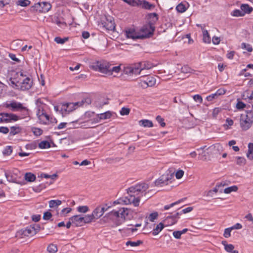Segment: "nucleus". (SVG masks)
<instances>
[{"mask_svg":"<svg viewBox=\"0 0 253 253\" xmlns=\"http://www.w3.org/2000/svg\"><path fill=\"white\" fill-rule=\"evenodd\" d=\"M184 172L183 170H178L175 173V177L177 179H180L184 175Z\"/></svg>","mask_w":253,"mask_h":253,"instance_id":"55","label":"nucleus"},{"mask_svg":"<svg viewBox=\"0 0 253 253\" xmlns=\"http://www.w3.org/2000/svg\"><path fill=\"white\" fill-rule=\"evenodd\" d=\"M158 213L157 212H154L149 214L148 217V220L151 222H153L154 220L158 218Z\"/></svg>","mask_w":253,"mask_h":253,"instance_id":"46","label":"nucleus"},{"mask_svg":"<svg viewBox=\"0 0 253 253\" xmlns=\"http://www.w3.org/2000/svg\"><path fill=\"white\" fill-rule=\"evenodd\" d=\"M176 9L178 12H179L180 13L184 12L186 11V8L184 4H182V3L178 4L176 7Z\"/></svg>","mask_w":253,"mask_h":253,"instance_id":"44","label":"nucleus"},{"mask_svg":"<svg viewBox=\"0 0 253 253\" xmlns=\"http://www.w3.org/2000/svg\"><path fill=\"white\" fill-rule=\"evenodd\" d=\"M41 177H43L45 178H50V181L49 182V184H52L54 182V180L57 177V175L56 174H53L52 175H49L48 174L42 173L40 175Z\"/></svg>","mask_w":253,"mask_h":253,"instance_id":"26","label":"nucleus"},{"mask_svg":"<svg viewBox=\"0 0 253 253\" xmlns=\"http://www.w3.org/2000/svg\"><path fill=\"white\" fill-rule=\"evenodd\" d=\"M101 207H97L93 211L91 214L93 215L95 220L100 218L103 215Z\"/></svg>","mask_w":253,"mask_h":253,"instance_id":"22","label":"nucleus"},{"mask_svg":"<svg viewBox=\"0 0 253 253\" xmlns=\"http://www.w3.org/2000/svg\"><path fill=\"white\" fill-rule=\"evenodd\" d=\"M4 123H9L12 121H16L20 119V117L12 113H2Z\"/></svg>","mask_w":253,"mask_h":253,"instance_id":"18","label":"nucleus"},{"mask_svg":"<svg viewBox=\"0 0 253 253\" xmlns=\"http://www.w3.org/2000/svg\"><path fill=\"white\" fill-rule=\"evenodd\" d=\"M93 215L91 214L85 215L83 216V222L84 225L85 224H88L91 222L95 221Z\"/></svg>","mask_w":253,"mask_h":253,"instance_id":"31","label":"nucleus"},{"mask_svg":"<svg viewBox=\"0 0 253 253\" xmlns=\"http://www.w3.org/2000/svg\"><path fill=\"white\" fill-rule=\"evenodd\" d=\"M238 187L236 186H233L225 188L224 190V192L226 194L230 193L232 191H237Z\"/></svg>","mask_w":253,"mask_h":253,"instance_id":"45","label":"nucleus"},{"mask_svg":"<svg viewBox=\"0 0 253 253\" xmlns=\"http://www.w3.org/2000/svg\"><path fill=\"white\" fill-rule=\"evenodd\" d=\"M10 131L9 134L10 135H14L21 132L22 128L18 126H12L10 128Z\"/></svg>","mask_w":253,"mask_h":253,"instance_id":"24","label":"nucleus"},{"mask_svg":"<svg viewBox=\"0 0 253 253\" xmlns=\"http://www.w3.org/2000/svg\"><path fill=\"white\" fill-rule=\"evenodd\" d=\"M193 99L195 101L198 102L200 103H202L203 102V98L200 95H199V94L194 95L193 96Z\"/></svg>","mask_w":253,"mask_h":253,"instance_id":"56","label":"nucleus"},{"mask_svg":"<svg viewBox=\"0 0 253 253\" xmlns=\"http://www.w3.org/2000/svg\"><path fill=\"white\" fill-rule=\"evenodd\" d=\"M130 112V109L127 108L123 107L120 111V114L122 116L127 115Z\"/></svg>","mask_w":253,"mask_h":253,"instance_id":"52","label":"nucleus"},{"mask_svg":"<svg viewBox=\"0 0 253 253\" xmlns=\"http://www.w3.org/2000/svg\"><path fill=\"white\" fill-rule=\"evenodd\" d=\"M164 228V225L163 223H160L158 224L156 227L154 228L152 231V234L154 236L158 235Z\"/></svg>","mask_w":253,"mask_h":253,"instance_id":"28","label":"nucleus"},{"mask_svg":"<svg viewBox=\"0 0 253 253\" xmlns=\"http://www.w3.org/2000/svg\"><path fill=\"white\" fill-rule=\"evenodd\" d=\"M139 85L142 87L143 88H146L148 86L147 85V84L146 81L143 79V80H140V82L138 83Z\"/></svg>","mask_w":253,"mask_h":253,"instance_id":"61","label":"nucleus"},{"mask_svg":"<svg viewBox=\"0 0 253 253\" xmlns=\"http://www.w3.org/2000/svg\"><path fill=\"white\" fill-rule=\"evenodd\" d=\"M232 230V229L231 227L226 228L223 234L224 236L226 238L230 237L231 236V231Z\"/></svg>","mask_w":253,"mask_h":253,"instance_id":"54","label":"nucleus"},{"mask_svg":"<svg viewBox=\"0 0 253 253\" xmlns=\"http://www.w3.org/2000/svg\"><path fill=\"white\" fill-rule=\"evenodd\" d=\"M101 24L103 27L109 31L114 30L115 28V24L113 18L109 15L105 16L101 19Z\"/></svg>","mask_w":253,"mask_h":253,"instance_id":"12","label":"nucleus"},{"mask_svg":"<svg viewBox=\"0 0 253 253\" xmlns=\"http://www.w3.org/2000/svg\"><path fill=\"white\" fill-rule=\"evenodd\" d=\"M245 116L253 122V111L247 112L246 114H244Z\"/></svg>","mask_w":253,"mask_h":253,"instance_id":"63","label":"nucleus"},{"mask_svg":"<svg viewBox=\"0 0 253 253\" xmlns=\"http://www.w3.org/2000/svg\"><path fill=\"white\" fill-rule=\"evenodd\" d=\"M72 224L75 226H82L84 225L83 216L80 215H74L70 218Z\"/></svg>","mask_w":253,"mask_h":253,"instance_id":"19","label":"nucleus"},{"mask_svg":"<svg viewBox=\"0 0 253 253\" xmlns=\"http://www.w3.org/2000/svg\"><path fill=\"white\" fill-rule=\"evenodd\" d=\"M241 48L248 51V52H252L253 51V47L252 45L249 43L243 42L241 44Z\"/></svg>","mask_w":253,"mask_h":253,"instance_id":"42","label":"nucleus"},{"mask_svg":"<svg viewBox=\"0 0 253 253\" xmlns=\"http://www.w3.org/2000/svg\"><path fill=\"white\" fill-rule=\"evenodd\" d=\"M148 188V184L145 183H139L131 186L127 189V196L118 199L114 202L113 204H132L134 206L137 207L139 206L140 198L146 194L145 192Z\"/></svg>","mask_w":253,"mask_h":253,"instance_id":"1","label":"nucleus"},{"mask_svg":"<svg viewBox=\"0 0 253 253\" xmlns=\"http://www.w3.org/2000/svg\"><path fill=\"white\" fill-rule=\"evenodd\" d=\"M156 120L162 127H164L166 126V124L164 122V119L163 118H162L161 116H157Z\"/></svg>","mask_w":253,"mask_h":253,"instance_id":"53","label":"nucleus"},{"mask_svg":"<svg viewBox=\"0 0 253 253\" xmlns=\"http://www.w3.org/2000/svg\"><path fill=\"white\" fill-rule=\"evenodd\" d=\"M50 147V144L47 141H42L39 144V147L41 149L48 148Z\"/></svg>","mask_w":253,"mask_h":253,"instance_id":"38","label":"nucleus"},{"mask_svg":"<svg viewBox=\"0 0 253 253\" xmlns=\"http://www.w3.org/2000/svg\"><path fill=\"white\" fill-rule=\"evenodd\" d=\"M193 210V208L192 207H187L182 211H181L180 212H176V215L179 216L180 215L182 214V213H186L188 212H189L192 211Z\"/></svg>","mask_w":253,"mask_h":253,"instance_id":"49","label":"nucleus"},{"mask_svg":"<svg viewBox=\"0 0 253 253\" xmlns=\"http://www.w3.org/2000/svg\"><path fill=\"white\" fill-rule=\"evenodd\" d=\"M218 97L216 95V93H213V94H211L209 96H208L206 98L207 100L208 101H212L213 99H215L216 98H217Z\"/></svg>","mask_w":253,"mask_h":253,"instance_id":"58","label":"nucleus"},{"mask_svg":"<svg viewBox=\"0 0 253 253\" xmlns=\"http://www.w3.org/2000/svg\"><path fill=\"white\" fill-rule=\"evenodd\" d=\"M155 30V27L152 23H149L144 25L139 30V34L144 36L141 39H145L153 35Z\"/></svg>","mask_w":253,"mask_h":253,"instance_id":"10","label":"nucleus"},{"mask_svg":"<svg viewBox=\"0 0 253 253\" xmlns=\"http://www.w3.org/2000/svg\"><path fill=\"white\" fill-rule=\"evenodd\" d=\"M129 211V210L125 208L118 211L113 210L107 214L108 222L112 223V226H119L125 222Z\"/></svg>","mask_w":253,"mask_h":253,"instance_id":"3","label":"nucleus"},{"mask_svg":"<svg viewBox=\"0 0 253 253\" xmlns=\"http://www.w3.org/2000/svg\"><path fill=\"white\" fill-rule=\"evenodd\" d=\"M33 10L42 13L47 12L51 8V4L48 2H41L36 3Z\"/></svg>","mask_w":253,"mask_h":253,"instance_id":"13","label":"nucleus"},{"mask_svg":"<svg viewBox=\"0 0 253 253\" xmlns=\"http://www.w3.org/2000/svg\"><path fill=\"white\" fill-rule=\"evenodd\" d=\"M17 3L21 6H27L30 4V1L29 0H18Z\"/></svg>","mask_w":253,"mask_h":253,"instance_id":"48","label":"nucleus"},{"mask_svg":"<svg viewBox=\"0 0 253 253\" xmlns=\"http://www.w3.org/2000/svg\"><path fill=\"white\" fill-rule=\"evenodd\" d=\"M4 175L7 180L11 183L20 184L18 179L21 178L20 172L16 169L9 170H4Z\"/></svg>","mask_w":253,"mask_h":253,"instance_id":"8","label":"nucleus"},{"mask_svg":"<svg viewBox=\"0 0 253 253\" xmlns=\"http://www.w3.org/2000/svg\"><path fill=\"white\" fill-rule=\"evenodd\" d=\"M112 116V114L110 111H107L105 113H101L99 115H97V117L94 119L93 120H90L87 123L91 124V125H89L88 126V127H93V126L92 125L94 124L98 123L100 120H106L111 118Z\"/></svg>","mask_w":253,"mask_h":253,"instance_id":"14","label":"nucleus"},{"mask_svg":"<svg viewBox=\"0 0 253 253\" xmlns=\"http://www.w3.org/2000/svg\"><path fill=\"white\" fill-rule=\"evenodd\" d=\"M24 178L28 182H33L36 180V177L33 173L27 172L25 173Z\"/></svg>","mask_w":253,"mask_h":253,"instance_id":"32","label":"nucleus"},{"mask_svg":"<svg viewBox=\"0 0 253 253\" xmlns=\"http://www.w3.org/2000/svg\"><path fill=\"white\" fill-rule=\"evenodd\" d=\"M33 133L36 136H40L42 133V130L39 128H35L33 130Z\"/></svg>","mask_w":253,"mask_h":253,"instance_id":"62","label":"nucleus"},{"mask_svg":"<svg viewBox=\"0 0 253 253\" xmlns=\"http://www.w3.org/2000/svg\"><path fill=\"white\" fill-rule=\"evenodd\" d=\"M149 17L150 19H152V21L154 22H155L156 21H157L158 19L157 14L155 13H151Z\"/></svg>","mask_w":253,"mask_h":253,"instance_id":"64","label":"nucleus"},{"mask_svg":"<svg viewBox=\"0 0 253 253\" xmlns=\"http://www.w3.org/2000/svg\"><path fill=\"white\" fill-rule=\"evenodd\" d=\"M77 210L79 212L86 213L89 211V208L87 206H79Z\"/></svg>","mask_w":253,"mask_h":253,"instance_id":"43","label":"nucleus"},{"mask_svg":"<svg viewBox=\"0 0 253 253\" xmlns=\"http://www.w3.org/2000/svg\"><path fill=\"white\" fill-rule=\"evenodd\" d=\"M191 68L186 65L183 66L181 69V72L183 73H190L191 72Z\"/></svg>","mask_w":253,"mask_h":253,"instance_id":"59","label":"nucleus"},{"mask_svg":"<svg viewBox=\"0 0 253 253\" xmlns=\"http://www.w3.org/2000/svg\"><path fill=\"white\" fill-rule=\"evenodd\" d=\"M184 199H180V200L177 201L176 202L171 203L169 205L165 206L164 208V210H169V209L173 207L174 206L181 203L182 202H183L184 201Z\"/></svg>","mask_w":253,"mask_h":253,"instance_id":"40","label":"nucleus"},{"mask_svg":"<svg viewBox=\"0 0 253 253\" xmlns=\"http://www.w3.org/2000/svg\"><path fill=\"white\" fill-rule=\"evenodd\" d=\"M122 0L132 6L138 5H139V3H140L139 0Z\"/></svg>","mask_w":253,"mask_h":253,"instance_id":"36","label":"nucleus"},{"mask_svg":"<svg viewBox=\"0 0 253 253\" xmlns=\"http://www.w3.org/2000/svg\"><path fill=\"white\" fill-rule=\"evenodd\" d=\"M152 67L151 63L147 61L140 62L124 67V73L128 75H139L141 71L148 70Z\"/></svg>","mask_w":253,"mask_h":253,"instance_id":"4","label":"nucleus"},{"mask_svg":"<svg viewBox=\"0 0 253 253\" xmlns=\"http://www.w3.org/2000/svg\"><path fill=\"white\" fill-rule=\"evenodd\" d=\"M108 62L101 60L96 61L90 63L89 67L95 71L106 74L107 70Z\"/></svg>","mask_w":253,"mask_h":253,"instance_id":"9","label":"nucleus"},{"mask_svg":"<svg viewBox=\"0 0 253 253\" xmlns=\"http://www.w3.org/2000/svg\"><path fill=\"white\" fill-rule=\"evenodd\" d=\"M179 217L176 215V213L172 215H169L165 219V222L168 223L169 225H172L176 223Z\"/></svg>","mask_w":253,"mask_h":253,"instance_id":"21","label":"nucleus"},{"mask_svg":"<svg viewBox=\"0 0 253 253\" xmlns=\"http://www.w3.org/2000/svg\"><path fill=\"white\" fill-rule=\"evenodd\" d=\"M20 78H18V80H16L15 81H11V83L12 84L15 85V87L17 89L21 90H26L29 89L32 85V81L29 77H26L21 72Z\"/></svg>","mask_w":253,"mask_h":253,"instance_id":"5","label":"nucleus"},{"mask_svg":"<svg viewBox=\"0 0 253 253\" xmlns=\"http://www.w3.org/2000/svg\"><path fill=\"white\" fill-rule=\"evenodd\" d=\"M52 217V214L49 211H46L44 213L43 218L44 220H49Z\"/></svg>","mask_w":253,"mask_h":253,"instance_id":"60","label":"nucleus"},{"mask_svg":"<svg viewBox=\"0 0 253 253\" xmlns=\"http://www.w3.org/2000/svg\"><path fill=\"white\" fill-rule=\"evenodd\" d=\"M37 230L34 226H29L24 229H22L16 232V237L23 238L25 236H30L35 235Z\"/></svg>","mask_w":253,"mask_h":253,"instance_id":"11","label":"nucleus"},{"mask_svg":"<svg viewBox=\"0 0 253 253\" xmlns=\"http://www.w3.org/2000/svg\"><path fill=\"white\" fill-rule=\"evenodd\" d=\"M67 41H68V38H66L62 39L60 37H57L54 39V41L56 43H60V44H63Z\"/></svg>","mask_w":253,"mask_h":253,"instance_id":"50","label":"nucleus"},{"mask_svg":"<svg viewBox=\"0 0 253 253\" xmlns=\"http://www.w3.org/2000/svg\"><path fill=\"white\" fill-rule=\"evenodd\" d=\"M244 12H243L241 9H235L233 10L231 14L235 17H239V16H244Z\"/></svg>","mask_w":253,"mask_h":253,"instance_id":"41","label":"nucleus"},{"mask_svg":"<svg viewBox=\"0 0 253 253\" xmlns=\"http://www.w3.org/2000/svg\"><path fill=\"white\" fill-rule=\"evenodd\" d=\"M90 103V98H84L81 101L75 103H61L55 106L54 108L56 112H60L63 116H64L75 110L79 107L86 106Z\"/></svg>","mask_w":253,"mask_h":253,"instance_id":"2","label":"nucleus"},{"mask_svg":"<svg viewBox=\"0 0 253 253\" xmlns=\"http://www.w3.org/2000/svg\"><path fill=\"white\" fill-rule=\"evenodd\" d=\"M247 157L248 159L253 160V143H250L248 144V150L247 153Z\"/></svg>","mask_w":253,"mask_h":253,"instance_id":"29","label":"nucleus"},{"mask_svg":"<svg viewBox=\"0 0 253 253\" xmlns=\"http://www.w3.org/2000/svg\"><path fill=\"white\" fill-rule=\"evenodd\" d=\"M225 250L231 253H238V252L236 250H234V246L232 244H226L224 245Z\"/></svg>","mask_w":253,"mask_h":253,"instance_id":"34","label":"nucleus"},{"mask_svg":"<svg viewBox=\"0 0 253 253\" xmlns=\"http://www.w3.org/2000/svg\"><path fill=\"white\" fill-rule=\"evenodd\" d=\"M172 175L169 174H163L160 178L155 181L156 186H162L165 184H168L169 181L171 180Z\"/></svg>","mask_w":253,"mask_h":253,"instance_id":"15","label":"nucleus"},{"mask_svg":"<svg viewBox=\"0 0 253 253\" xmlns=\"http://www.w3.org/2000/svg\"><path fill=\"white\" fill-rule=\"evenodd\" d=\"M203 42L207 43L211 42V37L207 30L203 29Z\"/></svg>","mask_w":253,"mask_h":253,"instance_id":"30","label":"nucleus"},{"mask_svg":"<svg viewBox=\"0 0 253 253\" xmlns=\"http://www.w3.org/2000/svg\"><path fill=\"white\" fill-rule=\"evenodd\" d=\"M146 83L147 84V85L149 86H153L156 84V79L155 78L151 76H147L144 78Z\"/></svg>","mask_w":253,"mask_h":253,"instance_id":"23","label":"nucleus"},{"mask_svg":"<svg viewBox=\"0 0 253 253\" xmlns=\"http://www.w3.org/2000/svg\"><path fill=\"white\" fill-rule=\"evenodd\" d=\"M72 211V209L70 208H66L62 210L61 211V215L62 216H66L67 213H69Z\"/></svg>","mask_w":253,"mask_h":253,"instance_id":"51","label":"nucleus"},{"mask_svg":"<svg viewBox=\"0 0 253 253\" xmlns=\"http://www.w3.org/2000/svg\"><path fill=\"white\" fill-rule=\"evenodd\" d=\"M240 8L241 10L244 12V16L246 13L249 14L253 10V8L250 7L248 4H242Z\"/></svg>","mask_w":253,"mask_h":253,"instance_id":"25","label":"nucleus"},{"mask_svg":"<svg viewBox=\"0 0 253 253\" xmlns=\"http://www.w3.org/2000/svg\"><path fill=\"white\" fill-rule=\"evenodd\" d=\"M12 152V149L11 147V146H7L5 148V149L3 151V153L7 155H10L11 154Z\"/></svg>","mask_w":253,"mask_h":253,"instance_id":"57","label":"nucleus"},{"mask_svg":"<svg viewBox=\"0 0 253 253\" xmlns=\"http://www.w3.org/2000/svg\"><path fill=\"white\" fill-rule=\"evenodd\" d=\"M47 250L49 253H55L57 251V247L55 245L51 244L47 247Z\"/></svg>","mask_w":253,"mask_h":253,"instance_id":"37","label":"nucleus"},{"mask_svg":"<svg viewBox=\"0 0 253 253\" xmlns=\"http://www.w3.org/2000/svg\"><path fill=\"white\" fill-rule=\"evenodd\" d=\"M240 122L241 127L244 130L248 129L253 123L251 120L247 118L244 114L241 115Z\"/></svg>","mask_w":253,"mask_h":253,"instance_id":"17","label":"nucleus"},{"mask_svg":"<svg viewBox=\"0 0 253 253\" xmlns=\"http://www.w3.org/2000/svg\"><path fill=\"white\" fill-rule=\"evenodd\" d=\"M36 105L38 108L37 115L41 123L47 124L49 122V116L43 110L45 104L42 102L41 99H38L36 100Z\"/></svg>","mask_w":253,"mask_h":253,"instance_id":"6","label":"nucleus"},{"mask_svg":"<svg viewBox=\"0 0 253 253\" xmlns=\"http://www.w3.org/2000/svg\"><path fill=\"white\" fill-rule=\"evenodd\" d=\"M139 5H141L143 8L147 9H151L154 7L152 4L145 0H143L142 1H140Z\"/></svg>","mask_w":253,"mask_h":253,"instance_id":"35","label":"nucleus"},{"mask_svg":"<svg viewBox=\"0 0 253 253\" xmlns=\"http://www.w3.org/2000/svg\"><path fill=\"white\" fill-rule=\"evenodd\" d=\"M142 241L140 240H138L136 242L128 241L126 242V245L127 246L130 245L131 247H137L139 246L141 244H142Z\"/></svg>","mask_w":253,"mask_h":253,"instance_id":"39","label":"nucleus"},{"mask_svg":"<svg viewBox=\"0 0 253 253\" xmlns=\"http://www.w3.org/2000/svg\"><path fill=\"white\" fill-rule=\"evenodd\" d=\"M4 106L7 108H9L12 111H19L23 113L25 116L29 115L28 109L23 106V104L20 102L15 101H12L10 102H6Z\"/></svg>","mask_w":253,"mask_h":253,"instance_id":"7","label":"nucleus"},{"mask_svg":"<svg viewBox=\"0 0 253 253\" xmlns=\"http://www.w3.org/2000/svg\"><path fill=\"white\" fill-rule=\"evenodd\" d=\"M121 69L120 65L114 66L113 64L108 62L106 75H112L113 73H118L120 72Z\"/></svg>","mask_w":253,"mask_h":253,"instance_id":"20","label":"nucleus"},{"mask_svg":"<svg viewBox=\"0 0 253 253\" xmlns=\"http://www.w3.org/2000/svg\"><path fill=\"white\" fill-rule=\"evenodd\" d=\"M62 204L61 201L59 200H50L49 201V206L51 208L57 207Z\"/></svg>","mask_w":253,"mask_h":253,"instance_id":"33","label":"nucleus"},{"mask_svg":"<svg viewBox=\"0 0 253 253\" xmlns=\"http://www.w3.org/2000/svg\"><path fill=\"white\" fill-rule=\"evenodd\" d=\"M139 124L143 127H151L153 126L152 122L148 120H141L139 122Z\"/></svg>","mask_w":253,"mask_h":253,"instance_id":"27","label":"nucleus"},{"mask_svg":"<svg viewBox=\"0 0 253 253\" xmlns=\"http://www.w3.org/2000/svg\"><path fill=\"white\" fill-rule=\"evenodd\" d=\"M236 158L237 159L236 163L237 165L241 166L245 165L246 160L244 157H237Z\"/></svg>","mask_w":253,"mask_h":253,"instance_id":"47","label":"nucleus"},{"mask_svg":"<svg viewBox=\"0 0 253 253\" xmlns=\"http://www.w3.org/2000/svg\"><path fill=\"white\" fill-rule=\"evenodd\" d=\"M125 35L127 38L131 39L133 40L141 39V38L144 37L143 36L139 34V31H136L132 29L126 30L125 32Z\"/></svg>","mask_w":253,"mask_h":253,"instance_id":"16","label":"nucleus"}]
</instances>
